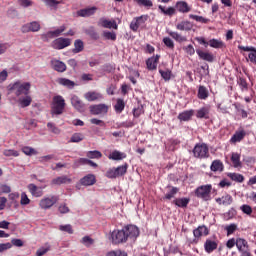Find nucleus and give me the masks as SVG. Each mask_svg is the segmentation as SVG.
<instances>
[{"label": "nucleus", "instance_id": "f257e3e1", "mask_svg": "<svg viewBox=\"0 0 256 256\" xmlns=\"http://www.w3.org/2000/svg\"><path fill=\"white\" fill-rule=\"evenodd\" d=\"M139 228L133 224L126 225L121 230H114L111 233V240L113 245H119L121 243H127L128 239L135 241L139 237Z\"/></svg>", "mask_w": 256, "mask_h": 256}, {"label": "nucleus", "instance_id": "f03ea898", "mask_svg": "<svg viewBox=\"0 0 256 256\" xmlns=\"http://www.w3.org/2000/svg\"><path fill=\"white\" fill-rule=\"evenodd\" d=\"M65 98L61 95L54 96L52 99V115H63L65 111Z\"/></svg>", "mask_w": 256, "mask_h": 256}, {"label": "nucleus", "instance_id": "7ed1b4c3", "mask_svg": "<svg viewBox=\"0 0 256 256\" xmlns=\"http://www.w3.org/2000/svg\"><path fill=\"white\" fill-rule=\"evenodd\" d=\"M31 89V83L25 82H15L10 86V91H14L16 97H21V95H29Z\"/></svg>", "mask_w": 256, "mask_h": 256}, {"label": "nucleus", "instance_id": "20e7f679", "mask_svg": "<svg viewBox=\"0 0 256 256\" xmlns=\"http://www.w3.org/2000/svg\"><path fill=\"white\" fill-rule=\"evenodd\" d=\"M193 156L196 159H209V146L205 143H198L192 150Z\"/></svg>", "mask_w": 256, "mask_h": 256}, {"label": "nucleus", "instance_id": "39448f33", "mask_svg": "<svg viewBox=\"0 0 256 256\" xmlns=\"http://www.w3.org/2000/svg\"><path fill=\"white\" fill-rule=\"evenodd\" d=\"M211 191H213V185L206 184L196 188L195 195L203 201H211Z\"/></svg>", "mask_w": 256, "mask_h": 256}, {"label": "nucleus", "instance_id": "423d86ee", "mask_svg": "<svg viewBox=\"0 0 256 256\" xmlns=\"http://www.w3.org/2000/svg\"><path fill=\"white\" fill-rule=\"evenodd\" d=\"M58 202H59V196H56V195L45 196L39 201V207L40 209L47 211L51 209V207L56 205Z\"/></svg>", "mask_w": 256, "mask_h": 256}, {"label": "nucleus", "instance_id": "0eeeda50", "mask_svg": "<svg viewBox=\"0 0 256 256\" xmlns=\"http://www.w3.org/2000/svg\"><path fill=\"white\" fill-rule=\"evenodd\" d=\"M149 20V15H141L139 17H135L131 23H130V29L134 33H137L139 31V27L143 29L145 27V23Z\"/></svg>", "mask_w": 256, "mask_h": 256}, {"label": "nucleus", "instance_id": "6e6552de", "mask_svg": "<svg viewBox=\"0 0 256 256\" xmlns=\"http://www.w3.org/2000/svg\"><path fill=\"white\" fill-rule=\"evenodd\" d=\"M236 247L240 256H253V254H251V249L249 248V243L244 238L236 239Z\"/></svg>", "mask_w": 256, "mask_h": 256}, {"label": "nucleus", "instance_id": "1a4fd4ad", "mask_svg": "<svg viewBox=\"0 0 256 256\" xmlns=\"http://www.w3.org/2000/svg\"><path fill=\"white\" fill-rule=\"evenodd\" d=\"M91 115H107L109 106L106 104H94L89 107Z\"/></svg>", "mask_w": 256, "mask_h": 256}, {"label": "nucleus", "instance_id": "9d476101", "mask_svg": "<svg viewBox=\"0 0 256 256\" xmlns=\"http://www.w3.org/2000/svg\"><path fill=\"white\" fill-rule=\"evenodd\" d=\"M71 45V39L69 38H57L52 42L53 49H57L60 51L61 49H65V47H69Z\"/></svg>", "mask_w": 256, "mask_h": 256}, {"label": "nucleus", "instance_id": "9b49d317", "mask_svg": "<svg viewBox=\"0 0 256 256\" xmlns=\"http://www.w3.org/2000/svg\"><path fill=\"white\" fill-rule=\"evenodd\" d=\"M21 31L23 33H37V31H41V24H39L37 21L24 24L21 27Z\"/></svg>", "mask_w": 256, "mask_h": 256}, {"label": "nucleus", "instance_id": "f8f14e48", "mask_svg": "<svg viewBox=\"0 0 256 256\" xmlns=\"http://www.w3.org/2000/svg\"><path fill=\"white\" fill-rule=\"evenodd\" d=\"M79 183L83 187H91L97 183V177L94 174H87L80 179Z\"/></svg>", "mask_w": 256, "mask_h": 256}, {"label": "nucleus", "instance_id": "ddd939ff", "mask_svg": "<svg viewBox=\"0 0 256 256\" xmlns=\"http://www.w3.org/2000/svg\"><path fill=\"white\" fill-rule=\"evenodd\" d=\"M71 105L76 111H79L80 113L85 112V103H83L81 98L77 95L71 97Z\"/></svg>", "mask_w": 256, "mask_h": 256}, {"label": "nucleus", "instance_id": "4468645a", "mask_svg": "<svg viewBox=\"0 0 256 256\" xmlns=\"http://www.w3.org/2000/svg\"><path fill=\"white\" fill-rule=\"evenodd\" d=\"M50 65L52 69L58 73H65V71H67V65L63 61L52 59Z\"/></svg>", "mask_w": 256, "mask_h": 256}, {"label": "nucleus", "instance_id": "2eb2a0df", "mask_svg": "<svg viewBox=\"0 0 256 256\" xmlns=\"http://www.w3.org/2000/svg\"><path fill=\"white\" fill-rule=\"evenodd\" d=\"M81 165H90V167H94V169H97V167H99V165H97V163L93 162L92 160H89L87 158H80L74 161L73 169H77L81 167Z\"/></svg>", "mask_w": 256, "mask_h": 256}, {"label": "nucleus", "instance_id": "dca6fc26", "mask_svg": "<svg viewBox=\"0 0 256 256\" xmlns=\"http://www.w3.org/2000/svg\"><path fill=\"white\" fill-rule=\"evenodd\" d=\"M160 55L152 56L146 60V66L148 71H155L157 65L159 64Z\"/></svg>", "mask_w": 256, "mask_h": 256}, {"label": "nucleus", "instance_id": "f3484780", "mask_svg": "<svg viewBox=\"0 0 256 256\" xmlns=\"http://www.w3.org/2000/svg\"><path fill=\"white\" fill-rule=\"evenodd\" d=\"M196 53L199 59H202V61H207L208 63H213V61H215V56H213V54L210 52H204L201 49H197Z\"/></svg>", "mask_w": 256, "mask_h": 256}, {"label": "nucleus", "instance_id": "a211bd4d", "mask_svg": "<svg viewBox=\"0 0 256 256\" xmlns=\"http://www.w3.org/2000/svg\"><path fill=\"white\" fill-rule=\"evenodd\" d=\"M84 98L89 102L101 101V99H103V94L95 91H89L84 94Z\"/></svg>", "mask_w": 256, "mask_h": 256}, {"label": "nucleus", "instance_id": "6ab92c4d", "mask_svg": "<svg viewBox=\"0 0 256 256\" xmlns=\"http://www.w3.org/2000/svg\"><path fill=\"white\" fill-rule=\"evenodd\" d=\"M215 201L218 205H224V207H228V205H231V203H233V196L225 194L222 197L216 198Z\"/></svg>", "mask_w": 256, "mask_h": 256}, {"label": "nucleus", "instance_id": "aec40b11", "mask_svg": "<svg viewBox=\"0 0 256 256\" xmlns=\"http://www.w3.org/2000/svg\"><path fill=\"white\" fill-rule=\"evenodd\" d=\"M193 235L195 239H199L200 237H207L209 235V228L207 226H199L198 228L194 229Z\"/></svg>", "mask_w": 256, "mask_h": 256}, {"label": "nucleus", "instance_id": "412c9836", "mask_svg": "<svg viewBox=\"0 0 256 256\" xmlns=\"http://www.w3.org/2000/svg\"><path fill=\"white\" fill-rule=\"evenodd\" d=\"M193 115H195V110H185L178 115V120L184 122L191 121V119H193Z\"/></svg>", "mask_w": 256, "mask_h": 256}, {"label": "nucleus", "instance_id": "4be33fe9", "mask_svg": "<svg viewBox=\"0 0 256 256\" xmlns=\"http://www.w3.org/2000/svg\"><path fill=\"white\" fill-rule=\"evenodd\" d=\"M211 111V107L204 106L196 111L197 119H209V113Z\"/></svg>", "mask_w": 256, "mask_h": 256}, {"label": "nucleus", "instance_id": "5701e85b", "mask_svg": "<svg viewBox=\"0 0 256 256\" xmlns=\"http://www.w3.org/2000/svg\"><path fill=\"white\" fill-rule=\"evenodd\" d=\"M97 7L93 6L91 8H85L77 11L78 17H91L95 15Z\"/></svg>", "mask_w": 256, "mask_h": 256}, {"label": "nucleus", "instance_id": "b1692460", "mask_svg": "<svg viewBox=\"0 0 256 256\" xmlns=\"http://www.w3.org/2000/svg\"><path fill=\"white\" fill-rule=\"evenodd\" d=\"M246 135H247V132H245V130H238L231 137L230 143H241V141L245 139Z\"/></svg>", "mask_w": 256, "mask_h": 256}, {"label": "nucleus", "instance_id": "393cba45", "mask_svg": "<svg viewBox=\"0 0 256 256\" xmlns=\"http://www.w3.org/2000/svg\"><path fill=\"white\" fill-rule=\"evenodd\" d=\"M218 246L219 244L217 243V241L211 239H207L204 243V249L206 253H213V251H215Z\"/></svg>", "mask_w": 256, "mask_h": 256}, {"label": "nucleus", "instance_id": "a878e982", "mask_svg": "<svg viewBox=\"0 0 256 256\" xmlns=\"http://www.w3.org/2000/svg\"><path fill=\"white\" fill-rule=\"evenodd\" d=\"M176 9L179 13H189L191 11V6L186 1H178L176 2Z\"/></svg>", "mask_w": 256, "mask_h": 256}, {"label": "nucleus", "instance_id": "bb28decb", "mask_svg": "<svg viewBox=\"0 0 256 256\" xmlns=\"http://www.w3.org/2000/svg\"><path fill=\"white\" fill-rule=\"evenodd\" d=\"M178 31H191L193 29V24L189 20L181 21L176 25Z\"/></svg>", "mask_w": 256, "mask_h": 256}, {"label": "nucleus", "instance_id": "cd10ccee", "mask_svg": "<svg viewBox=\"0 0 256 256\" xmlns=\"http://www.w3.org/2000/svg\"><path fill=\"white\" fill-rule=\"evenodd\" d=\"M198 99H201L202 101H206V99H209V89L207 87L200 85L198 87V93H197Z\"/></svg>", "mask_w": 256, "mask_h": 256}, {"label": "nucleus", "instance_id": "c85d7f7f", "mask_svg": "<svg viewBox=\"0 0 256 256\" xmlns=\"http://www.w3.org/2000/svg\"><path fill=\"white\" fill-rule=\"evenodd\" d=\"M67 183H71V178L67 177L66 175L56 177L51 181V185H65Z\"/></svg>", "mask_w": 256, "mask_h": 256}, {"label": "nucleus", "instance_id": "c756f323", "mask_svg": "<svg viewBox=\"0 0 256 256\" xmlns=\"http://www.w3.org/2000/svg\"><path fill=\"white\" fill-rule=\"evenodd\" d=\"M167 33L174 41H177V43H185L187 41V37L179 34L178 32H173L171 30H167Z\"/></svg>", "mask_w": 256, "mask_h": 256}, {"label": "nucleus", "instance_id": "7c9ffc66", "mask_svg": "<svg viewBox=\"0 0 256 256\" xmlns=\"http://www.w3.org/2000/svg\"><path fill=\"white\" fill-rule=\"evenodd\" d=\"M127 158V154L123 152H119L117 150L113 151L109 156L108 159H112V161H123V159Z\"/></svg>", "mask_w": 256, "mask_h": 256}, {"label": "nucleus", "instance_id": "2f4dec72", "mask_svg": "<svg viewBox=\"0 0 256 256\" xmlns=\"http://www.w3.org/2000/svg\"><path fill=\"white\" fill-rule=\"evenodd\" d=\"M28 190L33 195V197H42L43 196V190L39 189L37 185L35 184H29Z\"/></svg>", "mask_w": 256, "mask_h": 256}, {"label": "nucleus", "instance_id": "473e14b6", "mask_svg": "<svg viewBox=\"0 0 256 256\" xmlns=\"http://www.w3.org/2000/svg\"><path fill=\"white\" fill-rule=\"evenodd\" d=\"M223 169H225V166L223 165V162L221 160H214L210 166V170L216 173V171H219L220 173L223 172Z\"/></svg>", "mask_w": 256, "mask_h": 256}, {"label": "nucleus", "instance_id": "72a5a7b5", "mask_svg": "<svg viewBox=\"0 0 256 256\" xmlns=\"http://www.w3.org/2000/svg\"><path fill=\"white\" fill-rule=\"evenodd\" d=\"M190 201H191V199H189V198H176L175 200H173L172 203L174 205H176V207L185 209V207H187V205H189Z\"/></svg>", "mask_w": 256, "mask_h": 256}, {"label": "nucleus", "instance_id": "f704fd0d", "mask_svg": "<svg viewBox=\"0 0 256 256\" xmlns=\"http://www.w3.org/2000/svg\"><path fill=\"white\" fill-rule=\"evenodd\" d=\"M99 25L104 27V29H117V24L115 22H111L105 18L99 20Z\"/></svg>", "mask_w": 256, "mask_h": 256}, {"label": "nucleus", "instance_id": "c9c22d12", "mask_svg": "<svg viewBox=\"0 0 256 256\" xmlns=\"http://www.w3.org/2000/svg\"><path fill=\"white\" fill-rule=\"evenodd\" d=\"M208 45L213 49H223V47H225V42L213 38L208 41Z\"/></svg>", "mask_w": 256, "mask_h": 256}, {"label": "nucleus", "instance_id": "e433bc0d", "mask_svg": "<svg viewBox=\"0 0 256 256\" xmlns=\"http://www.w3.org/2000/svg\"><path fill=\"white\" fill-rule=\"evenodd\" d=\"M168 188L170 189V191L167 192L165 194V196L163 197L164 201H171V199H173V197H175V195L177 193H179V188H177V187H170V186H168Z\"/></svg>", "mask_w": 256, "mask_h": 256}, {"label": "nucleus", "instance_id": "4c0bfd02", "mask_svg": "<svg viewBox=\"0 0 256 256\" xmlns=\"http://www.w3.org/2000/svg\"><path fill=\"white\" fill-rule=\"evenodd\" d=\"M57 83L68 89H73V87H75V83L67 78H58Z\"/></svg>", "mask_w": 256, "mask_h": 256}, {"label": "nucleus", "instance_id": "58836bf2", "mask_svg": "<svg viewBox=\"0 0 256 256\" xmlns=\"http://www.w3.org/2000/svg\"><path fill=\"white\" fill-rule=\"evenodd\" d=\"M114 111L116 113H123L125 111V100L118 98L116 104L114 105Z\"/></svg>", "mask_w": 256, "mask_h": 256}, {"label": "nucleus", "instance_id": "ea45409f", "mask_svg": "<svg viewBox=\"0 0 256 256\" xmlns=\"http://www.w3.org/2000/svg\"><path fill=\"white\" fill-rule=\"evenodd\" d=\"M158 9L161 11V13H163V15H167L168 17H173V15L177 13V10H175V8L171 6L165 9V7L159 5Z\"/></svg>", "mask_w": 256, "mask_h": 256}, {"label": "nucleus", "instance_id": "a19ab883", "mask_svg": "<svg viewBox=\"0 0 256 256\" xmlns=\"http://www.w3.org/2000/svg\"><path fill=\"white\" fill-rule=\"evenodd\" d=\"M237 84L239 85L241 91H248L249 90V83H247V79L243 76H239L237 78Z\"/></svg>", "mask_w": 256, "mask_h": 256}, {"label": "nucleus", "instance_id": "79ce46f5", "mask_svg": "<svg viewBox=\"0 0 256 256\" xmlns=\"http://www.w3.org/2000/svg\"><path fill=\"white\" fill-rule=\"evenodd\" d=\"M85 49V44L82 42L81 39L75 40L74 42V49H72V53H81Z\"/></svg>", "mask_w": 256, "mask_h": 256}, {"label": "nucleus", "instance_id": "37998d69", "mask_svg": "<svg viewBox=\"0 0 256 256\" xmlns=\"http://www.w3.org/2000/svg\"><path fill=\"white\" fill-rule=\"evenodd\" d=\"M33 102V99L29 94L25 95L23 98H19V104L22 107V109H25V107H29L31 103Z\"/></svg>", "mask_w": 256, "mask_h": 256}, {"label": "nucleus", "instance_id": "c03bdc74", "mask_svg": "<svg viewBox=\"0 0 256 256\" xmlns=\"http://www.w3.org/2000/svg\"><path fill=\"white\" fill-rule=\"evenodd\" d=\"M231 161H232L233 167H235L236 169L241 167L242 166V164H241V154L232 153Z\"/></svg>", "mask_w": 256, "mask_h": 256}, {"label": "nucleus", "instance_id": "a18cd8bd", "mask_svg": "<svg viewBox=\"0 0 256 256\" xmlns=\"http://www.w3.org/2000/svg\"><path fill=\"white\" fill-rule=\"evenodd\" d=\"M227 176L231 181H235L236 183H243L245 181V176L239 173H228Z\"/></svg>", "mask_w": 256, "mask_h": 256}, {"label": "nucleus", "instance_id": "49530a36", "mask_svg": "<svg viewBox=\"0 0 256 256\" xmlns=\"http://www.w3.org/2000/svg\"><path fill=\"white\" fill-rule=\"evenodd\" d=\"M65 29H67V27H65V25L60 26V28L54 30V31H49L46 34V37H59V35H61V33H63L65 31Z\"/></svg>", "mask_w": 256, "mask_h": 256}, {"label": "nucleus", "instance_id": "de8ad7c7", "mask_svg": "<svg viewBox=\"0 0 256 256\" xmlns=\"http://www.w3.org/2000/svg\"><path fill=\"white\" fill-rule=\"evenodd\" d=\"M86 157H88V159H101V157H103V154L99 150H93L88 151Z\"/></svg>", "mask_w": 256, "mask_h": 256}, {"label": "nucleus", "instance_id": "09e8293b", "mask_svg": "<svg viewBox=\"0 0 256 256\" xmlns=\"http://www.w3.org/2000/svg\"><path fill=\"white\" fill-rule=\"evenodd\" d=\"M129 168V165L125 163L122 166H118L116 169V175L117 177H123L127 173V169Z\"/></svg>", "mask_w": 256, "mask_h": 256}, {"label": "nucleus", "instance_id": "8fccbe9b", "mask_svg": "<svg viewBox=\"0 0 256 256\" xmlns=\"http://www.w3.org/2000/svg\"><path fill=\"white\" fill-rule=\"evenodd\" d=\"M132 113L135 119H139V117L145 113V109L143 108V105L140 104L138 107L133 109Z\"/></svg>", "mask_w": 256, "mask_h": 256}, {"label": "nucleus", "instance_id": "3c124183", "mask_svg": "<svg viewBox=\"0 0 256 256\" xmlns=\"http://www.w3.org/2000/svg\"><path fill=\"white\" fill-rule=\"evenodd\" d=\"M189 19H193L194 21H197L198 23H204V24L209 23V18H205L203 16H198L195 14H190Z\"/></svg>", "mask_w": 256, "mask_h": 256}, {"label": "nucleus", "instance_id": "603ef678", "mask_svg": "<svg viewBox=\"0 0 256 256\" xmlns=\"http://www.w3.org/2000/svg\"><path fill=\"white\" fill-rule=\"evenodd\" d=\"M162 42L164 43L165 47L173 51L175 49V42L170 37H164Z\"/></svg>", "mask_w": 256, "mask_h": 256}, {"label": "nucleus", "instance_id": "864d4df0", "mask_svg": "<svg viewBox=\"0 0 256 256\" xmlns=\"http://www.w3.org/2000/svg\"><path fill=\"white\" fill-rule=\"evenodd\" d=\"M85 139V136L81 133H74L70 138V143H81Z\"/></svg>", "mask_w": 256, "mask_h": 256}, {"label": "nucleus", "instance_id": "5fc2aeb1", "mask_svg": "<svg viewBox=\"0 0 256 256\" xmlns=\"http://www.w3.org/2000/svg\"><path fill=\"white\" fill-rule=\"evenodd\" d=\"M105 177H107V179H117L118 176L115 167L109 168L105 173Z\"/></svg>", "mask_w": 256, "mask_h": 256}, {"label": "nucleus", "instance_id": "6e6d98bb", "mask_svg": "<svg viewBox=\"0 0 256 256\" xmlns=\"http://www.w3.org/2000/svg\"><path fill=\"white\" fill-rule=\"evenodd\" d=\"M159 73L162 77V79H164V81H171V75H172V72L171 70L167 69V70H159Z\"/></svg>", "mask_w": 256, "mask_h": 256}, {"label": "nucleus", "instance_id": "4d7b16f0", "mask_svg": "<svg viewBox=\"0 0 256 256\" xmlns=\"http://www.w3.org/2000/svg\"><path fill=\"white\" fill-rule=\"evenodd\" d=\"M103 37L108 41H117V34L115 32L104 31Z\"/></svg>", "mask_w": 256, "mask_h": 256}, {"label": "nucleus", "instance_id": "13d9d810", "mask_svg": "<svg viewBox=\"0 0 256 256\" xmlns=\"http://www.w3.org/2000/svg\"><path fill=\"white\" fill-rule=\"evenodd\" d=\"M22 153L28 156L37 155V150L29 146H24L22 147Z\"/></svg>", "mask_w": 256, "mask_h": 256}, {"label": "nucleus", "instance_id": "bf43d9fd", "mask_svg": "<svg viewBox=\"0 0 256 256\" xmlns=\"http://www.w3.org/2000/svg\"><path fill=\"white\" fill-rule=\"evenodd\" d=\"M5 157H19V152L12 149H6L3 151Z\"/></svg>", "mask_w": 256, "mask_h": 256}, {"label": "nucleus", "instance_id": "052dcab7", "mask_svg": "<svg viewBox=\"0 0 256 256\" xmlns=\"http://www.w3.org/2000/svg\"><path fill=\"white\" fill-rule=\"evenodd\" d=\"M43 2L47 7H57V5H61V3H63V0H43Z\"/></svg>", "mask_w": 256, "mask_h": 256}, {"label": "nucleus", "instance_id": "680f3d73", "mask_svg": "<svg viewBox=\"0 0 256 256\" xmlns=\"http://www.w3.org/2000/svg\"><path fill=\"white\" fill-rule=\"evenodd\" d=\"M60 231H64L65 233H69V235H73V226L71 224L60 225Z\"/></svg>", "mask_w": 256, "mask_h": 256}, {"label": "nucleus", "instance_id": "e2e57ef3", "mask_svg": "<svg viewBox=\"0 0 256 256\" xmlns=\"http://www.w3.org/2000/svg\"><path fill=\"white\" fill-rule=\"evenodd\" d=\"M47 127L49 131H51V133H54L55 135H59V133H61V130L51 122L47 124Z\"/></svg>", "mask_w": 256, "mask_h": 256}, {"label": "nucleus", "instance_id": "0e129e2a", "mask_svg": "<svg viewBox=\"0 0 256 256\" xmlns=\"http://www.w3.org/2000/svg\"><path fill=\"white\" fill-rule=\"evenodd\" d=\"M237 230V224H230L225 227V231H227V235H233Z\"/></svg>", "mask_w": 256, "mask_h": 256}, {"label": "nucleus", "instance_id": "69168bd1", "mask_svg": "<svg viewBox=\"0 0 256 256\" xmlns=\"http://www.w3.org/2000/svg\"><path fill=\"white\" fill-rule=\"evenodd\" d=\"M58 211H59V213H61V215H65V214L69 213V211H71V210L69 209V206H67V204L63 203V204L59 205Z\"/></svg>", "mask_w": 256, "mask_h": 256}, {"label": "nucleus", "instance_id": "338daca9", "mask_svg": "<svg viewBox=\"0 0 256 256\" xmlns=\"http://www.w3.org/2000/svg\"><path fill=\"white\" fill-rule=\"evenodd\" d=\"M240 209L243 213H245V215H251L253 213V208L247 204L242 205Z\"/></svg>", "mask_w": 256, "mask_h": 256}, {"label": "nucleus", "instance_id": "774afa93", "mask_svg": "<svg viewBox=\"0 0 256 256\" xmlns=\"http://www.w3.org/2000/svg\"><path fill=\"white\" fill-rule=\"evenodd\" d=\"M107 256H127V252L121 250H115L108 252Z\"/></svg>", "mask_w": 256, "mask_h": 256}]
</instances>
